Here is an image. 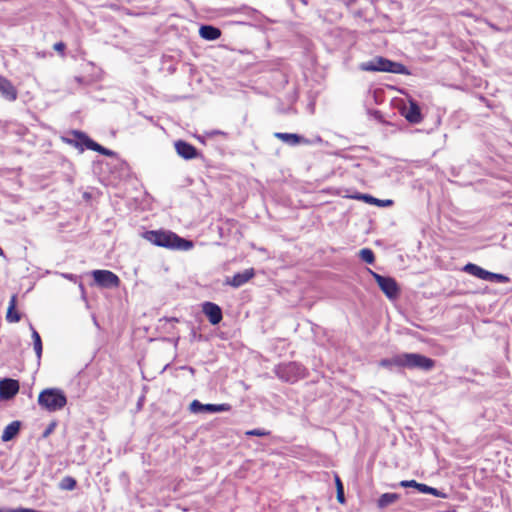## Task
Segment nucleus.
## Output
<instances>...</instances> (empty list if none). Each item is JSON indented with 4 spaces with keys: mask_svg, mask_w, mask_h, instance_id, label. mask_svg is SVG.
<instances>
[{
    "mask_svg": "<svg viewBox=\"0 0 512 512\" xmlns=\"http://www.w3.org/2000/svg\"><path fill=\"white\" fill-rule=\"evenodd\" d=\"M47 54H49L50 56H52V53H47L46 51H38V52H36V55H37V57H39V58H45Z\"/></svg>",
    "mask_w": 512,
    "mask_h": 512,
    "instance_id": "obj_39",
    "label": "nucleus"
},
{
    "mask_svg": "<svg viewBox=\"0 0 512 512\" xmlns=\"http://www.w3.org/2000/svg\"><path fill=\"white\" fill-rule=\"evenodd\" d=\"M359 255H360V258L368 264H372L375 260L373 251L368 248H364V249L360 250Z\"/></svg>",
    "mask_w": 512,
    "mask_h": 512,
    "instance_id": "obj_30",
    "label": "nucleus"
},
{
    "mask_svg": "<svg viewBox=\"0 0 512 512\" xmlns=\"http://www.w3.org/2000/svg\"><path fill=\"white\" fill-rule=\"evenodd\" d=\"M248 53V50L241 51V54Z\"/></svg>",
    "mask_w": 512,
    "mask_h": 512,
    "instance_id": "obj_45",
    "label": "nucleus"
},
{
    "mask_svg": "<svg viewBox=\"0 0 512 512\" xmlns=\"http://www.w3.org/2000/svg\"><path fill=\"white\" fill-rule=\"evenodd\" d=\"M66 47V43H64L63 41H58L53 45V49L61 56L65 55Z\"/></svg>",
    "mask_w": 512,
    "mask_h": 512,
    "instance_id": "obj_33",
    "label": "nucleus"
},
{
    "mask_svg": "<svg viewBox=\"0 0 512 512\" xmlns=\"http://www.w3.org/2000/svg\"><path fill=\"white\" fill-rule=\"evenodd\" d=\"M236 23L239 24V25L252 26V27H257V28L263 29V24L256 23V22H255V24H253L250 21H244L243 20V21H237Z\"/></svg>",
    "mask_w": 512,
    "mask_h": 512,
    "instance_id": "obj_36",
    "label": "nucleus"
},
{
    "mask_svg": "<svg viewBox=\"0 0 512 512\" xmlns=\"http://www.w3.org/2000/svg\"><path fill=\"white\" fill-rule=\"evenodd\" d=\"M282 63L283 61L281 59H276L272 62H264L262 64L265 69L272 73V86L274 89H281L288 83L287 75L280 68Z\"/></svg>",
    "mask_w": 512,
    "mask_h": 512,
    "instance_id": "obj_10",
    "label": "nucleus"
},
{
    "mask_svg": "<svg viewBox=\"0 0 512 512\" xmlns=\"http://www.w3.org/2000/svg\"><path fill=\"white\" fill-rule=\"evenodd\" d=\"M335 482H336V488H337V500L339 503L343 504L345 502L344 488H343L342 482L338 476L335 477Z\"/></svg>",
    "mask_w": 512,
    "mask_h": 512,
    "instance_id": "obj_32",
    "label": "nucleus"
},
{
    "mask_svg": "<svg viewBox=\"0 0 512 512\" xmlns=\"http://www.w3.org/2000/svg\"><path fill=\"white\" fill-rule=\"evenodd\" d=\"M20 425L21 424L19 421H13L10 424H8L3 431L1 437L2 441L8 442L12 440L19 433Z\"/></svg>",
    "mask_w": 512,
    "mask_h": 512,
    "instance_id": "obj_21",
    "label": "nucleus"
},
{
    "mask_svg": "<svg viewBox=\"0 0 512 512\" xmlns=\"http://www.w3.org/2000/svg\"><path fill=\"white\" fill-rule=\"evenodd\" d=\"M146 119L148 120L149 124L150 125H153V126H156L157 128H160V129H163V125L162 124H159L155 119L154 117H146Z\"/></svg>",
    "mask_w": 512,
    "mask_h": 512,
    "instance_id": "obj_37",
    "label": "nucleus"
},
{
    "mask_svg": "<svg viewBox=\"0 0 512 512\" xmlns=\"http://www.w3.org/2000/svg\"><path fill=\"white\" fill-rule=\"evenodd\" d=\"M463 270L482 280L496 281L499 283H508L510 281L509 277L506 275L487 271L473 263L466 264Z\"/></svg>",
    "mask_w": 512,
    "mask_h": 512,
    "instance_id": "obj_6",
    "label": "nucleus"
},
{
    "mask_svg": "<svg viewBox=\"0 0 512 512\" xmlns=\"http://www.w3.org/2000/svg\"><path fill=\"white\" fill-rule=\"evenodd\" d=\"M301 2H302L304 5H307V4H308L307 0H301Z\"/></svg>",
    "mask_w": 512,
    "mask_h": 512,
    "instance_id": "obj_44",
    "label": "nucleus"
},
{
    "mask_svg": "<svg viewBox=\"0 0 512 512\" xmlns=\"http://www.w3.org/2000/svg\"><path fill=\"white\" fill-rule=\"evenodd\" d=\"M401 356L402 368L429 371L435 365L434 360L418 353H402Z\"/></svg>",
    "mask_w": 512,
    "mask_h": 512,
    "instance_id": "obj_4",
    "label": "nucleus"
},
{
    "mask_svg": "<svg viewBox=\"0 0 512 512\" xmlns=\"http://www.w3.org/2000/svg\"><path fill=\"white\" fill-rule=\"evenodd\" d=\"M277 376L288 382L297 381L305 376V368L298 363L279 365L275 370Z\"/></svg>",
    "mask_w": 512,
    "mask_h": 512,
    "instance_id": "obj_7",
    "label": "nucleus"
},
{
    "mask_svg": "<svg viewBox=\"0 0 512 512\" xmlns=\"http://www.w3.org/2000/svg\"><path fill=\"white\" fill-rule=\"evenodd\" d=\"M400 359L402 360L401 354H397L392 356L391 358L382 359L379 362V365L384 368L391 369L392 367H399L402 368V364H400Z\"/></svg>",
    "mask_w": 512,
    "mask_h": 512,
    "instance_id": "obj_26",
    "label": "nucleus"
},
{
    "mask_svg": "<svg viewBox=\"0 0 512 512\" xmlns=\"http://www.w3.org/2000/svg\"><path fill=\"white\" fill-rule=\"evenodd\" d=\"M0 512H40L29 508H0Z\"/></svg>",
    "mask_w": 512,
    "mask_h": 512,
    "instance_id": "obj_34",
    "label": "nucleus"
},
{
    "mask_svg": "<svg viewBox=\"0 0 512 512\" xmlns=\"http://www.w3.org/2000/svg\"><path fill=\"white\" fill-rule=\"evenodd\" d=\"M16 305H17V297L16 295H13L9 302V307L7 310L6 319L8 322L16 323L19 322L21 319V316L18 311H16Z\"/></svg>",
    "mask_w": 512,
    "mask_h": 512,
    "instance_id": "obj_22",
    "label": "nucleus"
},
{
    "mask_svg": "<svg viewBox=\"0 0 512 512\" xmlns=\"http://www.w3.org/2000/svg\"><path fill=\"white\" fill-rule=\"evenodd\" d=\"M75 136H76V139H65V141H67L70 144H73L76 148H79L80 151H83V146H85L87 149L97 151L106 156H114L115 155V153L113 151L104 148L103 146L94 142L93 140H91L89 137H87L83 133H77Z\"/></svg>",
    "mask_w": 512,
    "mask_h": 512,
    "instance_id": "obj_8",
    "label": "nucleus"
},
{
    "mask_svg": "<svg viewBox=\"0 0 512 512\" xmlns=\"http://www.w3.org/2000/svg\"><path fill=\"white\" fill-rule=\"evenodd\" d=\"M92 275L97 285L104 288H116L120 284L119 277L109 270H94Z\"/></svg>",
    "mask_w": 512,
    "mask_h": 512,
    "instance_id": "obj_12",
    "label": "nucleus"
},
{
    "mask_svg": "<svg viewBox=\"0 0 512 512\" xmlns=\"http://www.w3.org/2000/svg\"><path fill=\"white\" fill-rule=\"evenodd\" d=\"M367 116L369 119L374 120L377 124H385V120L381 111L377 109H368Z\"/></svg>",
    "mask_w": 512,
    "mask_h": 512,
    "instance_id": "obj_29",
    "label": "nucleus"
},
{
    "mask_svg": "<svg viewBox=\"0 0 512 512\" xmlns=\"http://www.w3.org/2000/svg\"><path fill=\"white\" fill-rule=\"evenodd\" d=\"M308 107H309V108H311V109H313V107H314V103H312V102H311V103H309Z\"/></svg>",
    "mask_w": 512,
    "mask_h": 512,
    "instance_id": "obj_43",
    "label": "nucleus"
},
{
    "mask_svg": "<svg viewBox=\"0 0 512 512\" xmlns=\"http://www.w3.org/2000/svg\"><path fill=\"white\" fill-rule=\"evenodd\" d=\"M342 1L348 7L352 6L356 2V0H342Z\"/></svg>",
    "mask_w": 512,
    "mask_h": 512,
    "instance_id": "obj_40",
    "label": "nucleus"
},
{
    "mask_svg": "<svg viewBox=\"0 0 512 512\" xmlns=\"http://www.w3.org/2000/svg\"><path fill=\"white\" fill-rule=\"evenodd\" d=\"M399 485L404 488L412 487V488L417 489L420 493L431 494L438 498H443V499L447 498L446 493H444L436 488L430 487L426 484L418 483L415 480H403L399 483Z\"/></svg>",
    "mask_w": 512,
    "mask_h": 512,
    "instance_id": "obj_14",
    "label": "nucleus"
},
{
    "mask_svg": "<svg viewBox=\"0 0 512 512\" xmlns=\"http://www.w3.org/2000/svg\"><path fill=\"white\" fill-rule=\"evenodd\" d=\"M296 99L297 95L295 93L291 94L289 96L288 104L284 105L282 103H279L277 106V111L282 114H294L296 110L294 109L293 104L295 103Z\"/></svg>",
    "mask_w": 512,
    "mask_h": 512,
    "instance_id": "obj_25",
    "label": "nucleus"
},
{
    "mask_svg": "<svg viewBox=\"0 0 512 512\" xmlns=\"http://www.w3.org/2000/svg\"><path fill=\"white\" fill-rule=\"evenodd\" d=\"M275 136L290 145L298 144L302 140L299 135L291 133H275Z\"/></svg>",
    "mask_w": 512,
    "mask_h": 512,
    "instance_id": "obj_27",
    "label": "nucleus"
},
{
    "mask_svg": "<svg viewBox=\"0 0 512 512\" xmlns=\"http://www.w3.org/2000/svg\"><path fill=\"white\" fill-rule=\"evenodd\" d=\"M399 499V495L396 493H384L378 499L377 505L380 509L387 507L395 503Z\"/></svg>",
    "mask_w": 512,
    "mask_h": 512,
    "instance_id": "obj_24",
    "label": "nucleus"
},
{
    "mask_svg": "<svg viewBox=\"0 0 512 512\" xmlns=\"http://www.w3.org/2000/svg\"><path fill=\"white\" fill-rule=\"evenodd\" d=\"M175 149L177 154L184 159L189 160L197 157V150L185 141H176Z\"/></svg>",
    "mask_w": 512,
    "mask_h": 512,
    "instance_id": "obj_20",
    "label": "nucleus"
},
{
    "mask_svg": "<svg viewBox=\"0 0 512 512\" xmlns=\"http://www.w3.org/2000/svg\"><path fill=\"white\" fill-rule=\"evenodd\" d=\"M76 487V481L72 477H65L60 483V488L63 490H73Z\"/></svg>",
    "mask_w": 512,
    "mask_h": 512,
    "instance_id": "obj_31",
    "label": "nucleus"
},
{
    "mask_svg": "<svg viewBox=\"0 0 512 512\" xmlns=\"http://www.w3.org/2000/svg\"><path fill=\"white\" fill-rule=\"evenodd\" d=\"M230 15L241 14L247 17L248 19L256 22V23H274L272 19L265 16L258 9L248 6L246 4L240 5L238 7H233L229 9Z\"/></svg>",
    "mask_w": 512,
    "mask_h": 512,
    "instance_id": "obj_9",
    "label": "nucleus"
},
{
    "mask_svg": "<svg viewBox=\"0 0 512 512\" xmlns=\"http://www.w3.org/2000/svg\"><path fill=\"white\" fill-rule=\"evenodd\" d=\"M162 70H166L168 74H174L176 71V65L173 63H170L167 68L162 67Z\"/></svg>",
    "mask_w": 512,
    "mask_h": 512,
    "instance_id": "obj_38",
    "label": "nucleus"
},
{
    "mask_svg": "<svg viewBox=\"0 0 512 512\" xmlns=\"http://www.w3.org/2000/svg\"><path fill=\"white\" fill-rule=\"evenodd\" d=\"M199 36L206 41H215L221 37L220 28L212 24H201L199 27Z\"/></svg>",
    "mask_w": 512,
    "mask_h": 512,
    "instance_id": "obj_17",
    "label": "nucleus"
},
{
    "mask_svg": "<svg viewBox=\"0 0 512 512\" xmlns=\"http://www.w3.org/2000/svg\"><path fill=\"white\" fill-rule=\"evenodd\" d=\"M231 409V406L227 403L222 404H202L198 400H193L189 405V410L192 413H219V412H226Z\"/></svg>",
    "mask_w": 512,
    "mask_h": 512,
    "instance_id": "obj_13",
    "label": "nucleus"
},
{
    "mask_svg": "<svg viewBox=\"0 0 512 512\" xmlns=\"http://www.w3.org/2000/svg\"><path fill=\"white\" fill-rule=\"evenodd\" d=\"M247 436H258V437H262V436H266L268 433L264 430H261V429H253V430H248L246 431L245 433Z\"/></svg>",
    "mask_w": 512,
    "mask_h": 512,
    "instance_id": "obj_35",
    "label": "nucleus"
},
{
    "mask_svg": "<svg viewBox=\"0 0 512 512\" xmlns=\"http://www.w3.org/2000/svg\"><path fill=\"white\" fill-rule=\"evenodd\" d=\"M358 68L365 72H383L399 75H411V71L403 63L380 55L374 56L370 60L360 63Z\"/></svg>",
    "mask_w": 512,
    "mask_h": 512,
    "instance_id": "obj_2",
    "label": "nucleus"
},
{
    "mask_svg": "<svg viewBox=\"0 0 512 512\" xmlns=\"http://www.w3.org/2000/svg\"><path fill=\"white\" fill-rule=\"evenodd\" d=\"M19 391V382L14 379H3L0 380V398L11 399Z\"/></svg>",
    "mask_w": 512,
    "mask_h": 512,
    "instance_id": "obj_16",
    "label": "nucleus"
},
{
    "mask_svg": "<svg viewBox=\"0 0 512 512\" xmlns=\"http://www.w3.org/2000/svg\"><path fill=\"white\" fill-rule=\"evenodd\" d=\"M2 254H3V250H2V248L0 247V255H2Z\"/></svg>",
    "mask_w": 512,
    "mask_h": 512,
    "instance_id": "obj_46",
    "label": "nucleus"
},
{
    "mask_svg": "<svg viewBox=\"0 0 512 512\" xmlns=\"http://www.w3.org/2000/svg\"><path fill=\"white\" fill-rule=\"evenodd\" d=\"M65 278L69 279V280H72L73 279V275H64Z\"/></svg>",
    "mask_w": 512,
    "mask_h": 512,
    "instance_id": "obj_42",
    "label": "nucleus"
},
{
    "mask_svg": "<svg viewBox=\"0 0 512 512\" xmlns=\"http://www.w3.org/2000/svg\"><path fill=\"white\" fill-rule=\"evenodd\" d=\"M143 238L156 246L171 250L188 251L194 247L192 241L181 238L169 230L146 231Z\"/></svg>",
    "mask_w": 512,
    "mask_h": 512,
    "instance_id": "obj_1",
    "label": "nucleus"
},
{
    "mask_svg": "<svg viewBox=\"0 0 512 512\" xmlns=\"http://www.w3.org/2000/svg\"><path fill=\"white\" fill-rule=\"evenodd\" d=\"M253 276H254V270L252 268L246 269L245 271H243L241 273L235 274L231 278H227L225 283L227 285L237 288V287L242 286L246 282H248Z\"/></svg>",
    "mask_w": 512,
    "mask_h": 512,
    "instance_id": "obj_19",
    "label": "nucleus"
},
{
    "mask_svg": "<svg viewBox=\"0 0 512 512\" xmlns=\"http://www.w3.org/2000/svg\"><path fill=\"white\" fill-rule=\"evenodd\" d=\"M203 312L213 325L218 324L222 320L220 307L212 302H205L203 304Z\"/></svg>",
    "mask_w": 512,
    "mask_h": 512,
    "instance_id": "obj_18",
    "label": "nucleus"
},
{
    "mask_svg": "<svg viewBox=\"0 0 512 512\" xmlns=\"http://www.w3.org/2000/svg\"><path fill=\"white\" fill-rule=\"evenodd\" d=\"M168 60H170V57H163V58H162L163 65H164Z\"/></svg>",
    "mask_w": 512,
    "mask_h": 512,
    "instance_id": "obj_41",
    "label": "nucleus"
},
{
    "mask_svg": "<svg viewBox=\"0 0 512 512\" xmlns=\"http://www.w3.org/2000/svg\"><path fill=\"white\" fill-rule=\"evenodd\" d=\"M38 404L48 412H55L66 406L67 397L59 388H46L39 393Z\"/></svg>",
    "mask_w": 512,
    "mask_h": 512,
    "instance_id": "obj_3",
    "label": "nucleus"
},
{
    "mask_svg": "<svg viewBox=\"0 0 512 512\" xmlns=\"http://www.w3.org/2000/svg\"><path fill=\"white\" fill-rule=\"evenodd\" d=\"M400 114L406 121L412 125L420 124L424 119L422 107L419 102L413 98H409L407 103L400 107Z\"/></svg>",
    "mask_w": 512,
    "mask_h": 512,
    "instance_id": "obj_5",
    "label": "nucleus"
},
{
    "mask_svg": "<svg viewBox=\"0 0 512 512\" xmlns=\"http://www.w3.org/2000/svg\"><path fill=\"white\" fill-rule=\"evenodd\" d=\"M370 272L380 289L390 300L396 299L398 297L399 287L393 278L382 276L373 271Z\"/></svg>",
    "mask_w": 512,
    "mask_h": 512,
    "instance_id": "obj_11",
    "label": "nucleus"
},
{
    "mask_svg": "<svg viewBox=\"0 0 512 512\" xmlns=\"http://www.w3.org/2000/svg\"><path fill=\"white\" fill-rule=\"evenodd\" d=\"M0 97L8 102H14L18 97L15 85L5 76L0 74Z\"/></svg>",
    "mask_w": 512,
    "mask_h": 512,
    "instance_id": "obj_15",
    "label": "nucleus"
},
{
    "mask_svg": "<svg viewBox=\"0 0 512 512\" xmlns=\"http://www.w3.org/2000/svg\"><path fill=\"white\" fill-rule=\"evenodd\" d=\"M31 331H32L34 350L36 352L38 359H40L41 354H42V341H41L39 333L32 326H31Z\"/></svg>",
    "mask_w": 512,
    "mask_h": 512,
    "instance_id": "obj_28",
    "label": "nucleus"
},
{
    "mask_svg": "<svg viewBox=\"0 0 512 512\" xmlns=\"http://www.w3.org/2000/svg\"><path fill=\"white\" fill-rule=\"evenodd\" d=\"M356 198L362 199L366 203L373 204V205H376L379 207H389V206L393 205V200H391V199L381 200V199L374 198L373 196H370L367 194L359 195Z\"/></svg>",
    "mask_w": 512,
    "mask_h": 512,
    "instance_id": "obj_23",
    "label": "nucleus"
}]
</instances>
